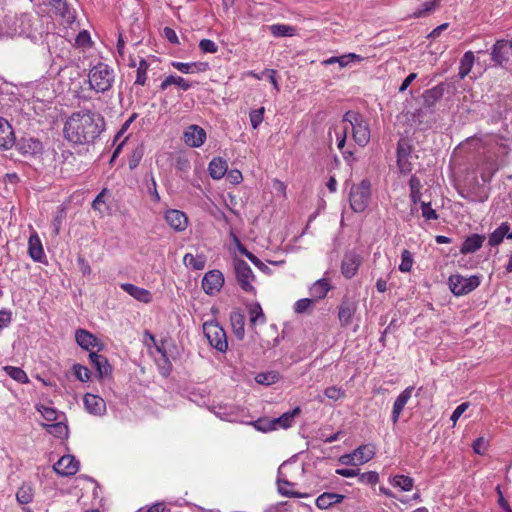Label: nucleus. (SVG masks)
<instances>
[{"instance_id":"obj_1","label":"nucleus","mask_w":512,"mask_h":512,"mask_svg":"<svg viewBox=\"0 0 512 512\" xmlns=\"http://www.w3.org/2000/svg\"><path fill=\"white\" fill-rule=\"evenodd\" d=\"M104 118L96 112L82 110L73 113L64 125L66 139L75 144L92 143L104 130Z\"/></svg>"},{"instance_id":"obj_2","label":"nucleus","mask_w":512,"mask_h":512,"mask_svg":"<svg viewBox=\"0 0 512 512\" xmlns=\"http://www.w3.org/2000/svg\"><path fill=\"white\" fill-rule=\"evenodd\" d=\"M90 88L97 93L109 91L114 83V70L105 63H98L88 74Z\"/></svg>"},{"instance_id":"obj_3","label":"nucleus","mask_w":512,"mask_h":512,"mask_svg":"<svg viewBox=\"0 0 512 512\" xmlns=\"http://www.w3.org/2000/svg\"><path fill=\"white\" fill-rule=\"evenodd\" d=\"M342 124L352 127L354 141L361 147H365L370 141V127L368 122L359 114L348 111L343 115Z\"/></svg>"},{"instance_id":"obj_4","label":"nucleus","mask_w":512,"mask_h":512,"mask_svg":"<svg viewBox=\"0 0 512 512\" xmlns=\"http://www.w3.org/2000/svg\"><path fill=\"white\" fill-rule=\"evenodd\" d=\"M371 198V183L368 179L362 180L359 184H353L350 189V206L355 212L364 211Z\"/></svg>"},{"instance_id":"obj_5","label":"nucleus","mask_w":512,"mask_h":512,"mask_svg":"<svg viewBox=\"0 0 512 512\" xmlns=\"http://www.w3.org/2000/svg\"><path fill=\"white\" fill-rule=\"evenodd\" d=\"M203 332L209 344L221 353L228 349V341L225 330L215 321H206L203 324Z\"/></svg>"},{"instance_id":"obj_6","label":"nucleus","mask_w":512,"mask_h":512,"mask_svg":"<svg viewBox=\"0 0 512 512\" xmlns=\"http://www.w3.org/2000/svg\"><path fill=\"white\" fill-rule=\"evenodd\" d=\"M448 284L455 296H463L472 292L480 285V278L476 275L465 277L460 274H454L449 277Z\"/></svg>"},{"instance_id":"obj_7","label":"nucleus","mask_w":512,"mask_h":512,"mask_svg":"<svg viewBox=\"0 0 512 512\" xmlns=\"http://www.w3.org/2000/svg\"><path fill=\"white\" fill-rule=\"evenodd\" d=\"M491 59L496 64L503 68L512 67V41L510 40H497L491 50Z\"/></svg>"},{"instance_id":"obj_8","label":"nucleus","mask_w":512,"mask_h":512,"mask_svg":"<svg viewBox=\"0 0 512 512\" xmlns=\"http://www.w3.org/2000/svg\"><path fill=\"white\" fill-rule=\"evenodd\" d=\"M234 269L240 287L245 292L254 293L255 288L252 285V282L254 281L255 277L250 266L244 260L235 259Z\"/></svg>"},{"instance_id":"obj_9","label":"nucleus","mask_w":512,"mask_h":512,"mask_svg":"<svg viewBox=\"0 0 512 512\" xmlns=\"http://www.w3.org/2000/svg\"><path fill=\"white\" fill-rule=\"evenodd\" d=\"M224 282L225 278L220 270H210L202 279V288L207 295L214 296L220 292Z\"/></svg>"},{"instance_id":"obj_10","label":"nucleus","mask_w":512,"mask_h":512,"mask_svg":"<svg viewBox=\"0 0 512 512\" xmlns=\"http://www.w3.org/2000/svg\"><path fill=\"white\" fill-rule=\"evenodd\" d=\"M75 339L77 344L84 350L95 352L94 349L100 351L103 349V343L91 332L85 329H78L75 332Z\"/></svg>"},{"instance_id":"obj_11","label":"nucleus","mask_w":512,"mask_h":512,"mask_svg":"<svg viewBox=\"0 0 512 512\" xmlns=\"http://www.w3.org/2000/svg\"><path fill=\"white\" fill-rule=\"evenodd\" d=\"M53 468L61 476H72L79 470V461L72 455H64L54 464Z\"/></svg>"},{"instance_id":"obj_12","label":"nucleus","mask_w":512,"mask_h":512,"mask_svg":"<svg viewBox=\"0 0 512 512\" xmlns=\"http://www.w3.org/2000/svg\"><path fill=\"white\" fill-rule=\"evenodd\" d=\"M183 140L189 147H200L206 140V132L198 125H190L183 134Z\"/></svg>"},{"instance_id":"obj_13","label":"nucleus","mask_w":512,"mask_h":512,"mask_svg":"<svg viewBox=\"0 0 512 512\" xmlns=\"http://www.w3.org/2000/svg\"><path fill=\"white\" fill-rule=\"evenodd\" d=\"M86 411L95 416H103L106 413V402L96 394L86 393L83 397Z\"/></svg>"},{"instance_id":"obj_14","label":"nucleus","mask_w":512,"mask_h":512,"mask_svg":"<svg viewBox=\"0 0 512 512\" xmlns=\"http://www.w3.org/2000/svg\"><path fill=\"white\" fill-rule=\"evenodd\" d=\"M28 254L35 262H46V255L44 253L42 242L35 231L31 232L28 239Z\"/></svg>"},{"instance_id":"obj_15","label":"nucleus","mask_w":512,"mask_h":512,"mask_svg":"<svg viewBox=\"0 0 512 512\" xmlns=\"http://www.w3.org/2000/svg\"><path fill=\"white\" fill-rule=\"evenodd\" d=\"M89 359L93 367L96 369L100 379L111 376L112 367L105 356L100 355L97 352H91L89 353Z\"/></svg>"},{"instance_id":"obj_16","label":"nucleus","mask_w":512,"mask_h":512,"mask_svg":"<svg viewBox=\"0 0 512 512\" xmlns=\"http://www.w3.org/2000/svg\"><path fill=\"white\" fill-rule=\"evenodd\" d=\"M413 390H414L413 386H408L396 398V400L393 404L392 415H391V420L394 424H396L398 422L399 417H400L405 405L411 399Z\"/></svg>"},{"instance_id":"obj_17","label":"nucleus","mask_w":512,"mask_h":512,"mask_svg":"<svg viewBox=\"0 0 512 512\" xmlns=\"http://www.w3.org/2000/svg\"><path fill=\"white\" fill-rule=\"evenodd\" d=\"M357 310V304L348 298H344L339 306L338 318L342 326L350 325Z\"/></svg>"},{"instance_id":"obj_18","label":"nucleus","mask_w":512,"mask_h":512,"mask_svg":"<svg viewBox=\"0 0 512 512\" xmlns=\"http://www.w3.org/2000/svg\"><path fill=\"white\" fill-rule=\"evenodd\" d=\"M360 263L361 259L358 255L354 253L345 254L341 264L342 274L348 279L352 278L356 274Z\"/></svg>"},{"instance_id":"obj_19","label":"nucleus","mask_w":512,"mask_h":512,"mask_svg":"<svg viewBox=\"0 0 512 512\" xmlns=\"http://www.w3.org/2000/svg\"><path fill=\"white\" fill-rule=\"evenodd\" d=\"M18 147L23 155L37 156L43 152L42 142L35 138H22Z\"/></svg>"},{"instance_id":"obj_20","label":"nucleus","mask_w":512,"mask_h":512,"mask_svg":"<svg viewBox=\"0 0 512 512\" xmlns=\"http://www.w3.org/2000/svg\"><path fill=\"white\" fill-rule=\"evenodd\" d=\"M15 142L14 131L9 122L0 117V148L8 149Z\"/></svg>"},{"instance_id":"obj_21","label":"nucleus","mask_w":512,"mask_h":512,"mask_svg":"<svg viewBox=\"0 0 512 512\" xmlns=\"http://www.w3.org/2000/svg\"><path fill=\"white\" fill-rule=\"evenodd\" d=\"M121 288L134 299L140 302L150 303L152 301V294L147 289L138 287L131 283H123L121 284Z\"/></svg>"},{"instance_id":"obj_22","label":"nucleus","mask_w":512,"mask_h":512,"mask_svg":"<svg viewBox=\"0 0 512 512\" xmlns=\"http://www.w3.org/2000/svg\"><path fill=\"white\" fill-rule=\"evenodd\" d=\"M331 290L329 279L322 278L315 281L309 289L310 295L314 301L324 299Z\"/></svg>"},{"instance_id":"obj_23","label":"nucleus","mask_w":512,"mask_h":512,"mask_svg":"<svg viewBox=\"0 0 512 512\" xmlns=\"http://www.w3.org/2000/svg\"><path fill=\"white\" fill-rule=\"evenodd\" d=\"M444 95L443 84L436 85L435 87L426 90L423 97V104L427 108L433 107Z\"/></svg>"},{"instance_id":"obj_24","label":"nucleus","mask_w":512,"mask_h":512,"mask_svg":"<svg viewBox=\"0 0 512 512\" xmlns=\"http://www.w3.org/2000/svg\"><path fill=\"white\" fill-rule=\"evenodd\" d=\"M172 66L184 74H194V73H198V72H204L208 69V64L204 63V62L184 63V62L173 61Z\"/></svg>"},{"instance_id":"obj_25","label":"nucleus","mask_w":512,"mask_h":512,"mask_svg":"<svg viewBox=\"0 0 512 512\" xmlns=\"http://www.w3.org/2000/svg\"><path fill=\"white\" fill-rule=\"evenodd\" d=\"M343 499V495L332 492H325L317 497L315 503L319 509H328L334 504L341 503Z\"/></svg>"},{"instance_id":"obj_26","label":"nucleus","mask_w":512,"mask_h":512,"mask_svg":"<svg viewBox=\"0 0 512 512\" xmlns=\"http://www.w3.org/2000/svg\"><path fill=\"white\" fill-rule=\"evenodd\" d=\"M230 322L232 326L233 333L236 338L242 340L245 336V317L239 311H233L230 314Z\"/></svg>"},{"instance_id":"obj_27","label":"nucleus","mask_w":512,"mask_h":512,"mask_svg":"<svg viewBox=\"0 0 512 512\" xmlns=\"http://www.w3.org/2000/svg\"><path fill=\"white\" fill-rule=\"evenodd\" d=\"M230 236L232 237L235 246L237 247V249L239 250V252L241 254L245 255L260 270H262V271L268 270L267 265H265L263 262H261L253 253L249 252L245 248V246H243L241 244L240 240L238 239V237L236 236V234L233 231L230 232Z\"/></svg>"},{"instance_id":"obj_28","label":"nucleus","mask_w":512,"mask_h":512,"mask_svg":"<svg viewBox=\"0 0 512 512\" xmlns=\"http://www.w3.org/2000/svg\"><path fill=\"white\" fill-rule=\"evenodd\" d=\"M227 170V162L220 157L213 158L209 164L210 176L215 180L221 179L226 174Z\"/></svg>"},{"instance_id":"obj_29","label":"nucleus","mask_w":512,"mask_h":512,"mask_svg":"<svg viewBox=\"0 0 512 512\" xmlns=\"http://www.w3.org/2000/svg\"><path fill=\"white\" fill-rule=\"evenodd\" d=\"M485 237L474 234L472 236H469L462 244L460 248V252L462 254H469L474 253L477 250H479L483 244Z\"/></svg>"},{"instance_id":"obj_30","label":"nucleus","mask_w":512,"mask_h":512,"mask_svg":"<svg viewBox=\"0 0 512 512\" xmlns=\"http://www.w3.org/2000/svg\"><path fill=\"white\" fill-rule=\"evenodd\" d=\"M171 85H175L183 91H187L192 87V84L183 77L169 75L161 82L160 90L164 91Z\"/></svg>"},{"instance_id":"obj_31","label":"nucleus","mask_w":512,"mask_h":512,"mask_svg":"<svg viewBox=\"0 0 512 512\" xmlns=\"http://www.w3.org/2000/svg\"><path fill=\"white\" fill-rule=\"evenodd\" d=\"M300 412V407H295L292 411L283 413L280 417L273 420V428H275V426L284 429L290 428L294 423L295 417L298 416Z\"/></svg>"},{"instance_id":"obj_32","label":"nucleus","mask_w":512,"mask_h":512,"mask_svg":"<svg viewBox=\"0 0 512 512\" xmlns=\"http://www.w3.org/2000/svg\"><path fill=\"white\" fill-rule=\"evenodd\" d=\"M59 14L67 23H72L75 16L74 12L69 8L66 0H49Z\"/></svg>"},{"instance_id":"obj_33","label":"nucleus","mask_w":512,"mask_h":512,"mask_svg":"<svg viewBox=\"0 0 512 512\" xmlns=\"http://www.w3.org/2000/svg\"><path fill=\"white\" fill-rule=\"evenodd\" d=\"M278 492L285 497H297L302 498L308 496L307 494H302L294 490L295 484L289 482L285 479L277 480Z\"/></svg>"},{"instance_id":"obj_34","label":"nucleus","mask_w":512,"mask_h":512,"mask_svg":"<svg viewBox=\"0 0 512 512\" xmlns=\"http://www.w3.org/2000/svg\"><path fill=\"white\" fill-rule=\"evenodd\" d=\"M375 455V446L372 444H365L359 446L354 450V456L358 460V463L364 464L370 461Z\"/></svg>"},{"instance_id":"obj_35","label":"nucleus","mask_w":512,"mask_h":512,"mask_svg":"<svg viewBox=\"0 0 512 512\" xmlns=\"http://www.w3.org/2000/svg\"><path fill=\"white\" fill-rule=\"evenodd\" d=\"M156 349L160 353V358L156 360L159 372L162 376L167 377L172 371V364L162 347L156 346Z\"/></svg>"},{"instance_id":"obj_36","label":"nucleus","mask_w":512,"mask_h":512,"mask_svg":"<svg viewBox=\"0 0 512 512\" xmlns=\"http://www.w3.org/2000/svg\"><path fill=\"white\" fill-rule=\"evenodd\" d=\"M474 61H475V57H474V54L472 51H468L463 55V57L461 58L460 67H459V77L461 79H463L470 73V71L473 67Z\"/></svg>"},{"instance_id":"obj_37","label":"nucleus","mask_w":512,"mask_h":512,"mask_svg":"<svg viewBox=\"0 0 512 512\" xmlns=\"http://www.w3.org/2000/svg\"><path fill=\"white\" fill-rule=\"evenodd\" d=\"M390 483L403 491H411L414 486V480L406 475H395L390 479Z\"/></svg>"},{"instance_id":"obj_38","label":"nucleus","mask_w":512,"mask_h":512,"mask_svg":"<svg viewBox=\"0 0 512 512\" xmlns=\"http://www.w3.org/2000/svg\"><path fill=\"white\" fill-rule=\"evenodd\" d=\"M183 262L186 267H190L194 270H202L205 267L206 260L204 256H194L191 253H187L183 258Z\"/></svg>"},{"instance_id":"obj_39","label":"nucleus","mask_w":512,"mask_h":512,"mask_svg":"<svg viewBox=\"0 0 512 512\" xmlns=\"http://www.w3.org/2000/svg\"><path fill=\"white\" fill-rule=\"evenodd\" d=\"M165 220L168 224H187L188 217L180 210L171 209L166 211Z\"/></svg>"},{"instance_id":"obj_40","label":"nucleus","mask_w":512,"mask_h":512,"mask_svg":"<svg viewBox=\"0 0 512 512\" xmlns=\"http://www.w3.org/2000/svg\"><path fill=\"white\" fill-rule=\"evenodd\" d=\"M3 370L5 371V373L8 376H10L12 379H14L15 381H17L19 383H28L29 382V378H28L26 372L19 367L5 366V367H3Z\"/></svg>"},{"instance_id":"obj_41","label":"nucleus","mask_w":512,"mask_h":512,"mask_svg":"<svg viewBox=\"0 0 512 512\" xmlns=\"http://www.w3.org/2000/svg\"><path fill=\"white\" fill-rule=\"evenodd\" d=\"M47 431L55 437L64 438L68 436V426L62 421L45 425Z\"/></svg>"},{"instance_id":"obj_42","label":"nucleus","mask_w":512,"mask_h":512,"mask_svg":"<svg viewBox=\"0 0 512 512\" xmlns=\"http://www.w3.org/2000/svg\"><path fill=\"white\" fill-rule=\"evenodd\" d=\"M33 497H34V492H33L32 487L29 485H22L16 493L17 501L20 504H28V503L32 502Z\"/></svg>"},{"instance_id":"obj_43","label":"nucleus","mask_w":512,"mask_h":512,"mask_svg":"<svg viewBox=\"0 0 512 512\" xmlns=\"http://www.w3.org/2000/svg\"><path fill=\"white\" fill-rule=\"evenodd\" d=\"M250 322L252 325L257 323H265L266 318L259 303H255L249 307Z\"/></svg>"},{"instance_id":"obj_44","label":"nucleus","mask_w":512,"mask_h":512,"mask_svg":"<svg viewBox=\"0 0 512 512\" xmlns=\"http://www.w3.org/2000/svg\"><path fill=\"white\" fill-rule=\"evenodd\" d=\"M498 171V165L495 161H486L481 169V179L483 182H490L494 174Z\"/></svg>"},{"instance_id":"obj_45","label":"nucleus","mask_w":512,"mask_h":512,"mask_svg":"<svg viewBox=\"0 0 512 512\" xmlns=\"http://www.w3.org/2000/svg\"><path fill=\"white\" fill-rule=\"evenodd\" d=\"M412 146L408 139L401 138L397 143V158H410Z\"/></svg>"},{"instance_id":"obj_46","label":"nucleus","mask_w":512,"mask_h":512,"mask_svg":"<svg viewBox=\"0 0 512 512\" xmlns=\"http://www.w3.org/2000/svg\"><path fill=\"white\" fill-rule=\"evenodd\" d=\"M409 186H410L411 198L416 203L418 200H420V196H421L422 185H421L420 179L418 177H416L415 175L411 176L410 181H409Z\"/></svg>"},{"instance_id":"obj_47","label":"nucleus","mask_w":512,"mask_h":512,"mask_svg":"<svg viewBox=\"0 0 512 512\" xmlns=\"http://www.w3.org/2000/svg\"><path fill=\"white\" fill-rule=\"evenodd\" d=\"M74 376L81 382H87L90 380V370L81 365V364H74L72 367Z\"/></svg>"},{"instance_id":"obj_48","label":"nucleus","mask_w":512,"mask_h":512,"mask_svg":"<svg viewBox=\"0 0 512 512\" xmlns=\"http://www.w3.org/2000/svg\"><path fill=\"white\" fill-rule=\"evenodd\" d=\"M324 395L333 401H338L346 396L345 390L337 386H330L324 390Z\"/></svg>"},{"instance_id":"obj_49","label":"nucleus","mask_w":512,"mask_h":512,"mask_svg":"<svg viewBox=\"0 0 512 512\" xmlns=\"http://www.w3.org/2000/svg\"><path fill=\"white\" fill-rule=\"evenodd\" d=\"M270 31L275 37L292 36L294 28L288 25L276 24L270 27Z\"/></svg>"},{"instance_id":"obj_50","label":"nucleus","mask_w":512,"mask_h":512,"mask_svg":"<svg viewBox=\"0 0 512 512\" xmlns=\"http://www.w3.org/2000/svg\"><path fill=\"white\" fill-rule=\"evenodd\" d=\"M37 410L41 413L43 418L49 422L58 421V411L52 407H47L44 405L37 406Z\"/></svg>"},{"instance_id":"obj_51","label":"nucleus","mask_w":512,"mask_h":512,"mask_svg":"<svg viewBox=\"0 0 512 512\" xmlns=\"http://www.w3.org/2000/svg\"><path fill=\"white\" fill-rule=\"evenodd\" d=\"M413 265V256L410 251L403 250L401 254V263L399 265V270L401 272H410Z\"/></svg>"},{"instance_id":"obj_52","label":"nucleus","mask_w":512,"mask_h":512,"mask_svg":"<svg viewBox=\"0 0 512 512\" xmlns=\"http://www.w3.org/2000/svg\"><path fill=\"white\" fill-rule=\"evenodd\" d=\"M255 380L259 384L263 385H272L278 380V376L274 372H267V373H259L255 377Z\"/></svg>"},{"instance_id":"obj_53","label":"nucleus","mask_w":512,"mask_h":512,"mask_svg":"<svg viewBox=\"0 0 512 512\" xmlns=\"http://www.w3.org/2000/svg\"><path fill=\"white\" fill-rule=\"evenodd\" d=\"M148 69V64L144 59H141L139 62V66L137 67V75L135 84L144 85L146 82V73Z\"/></svg>"},{"instance_id":"obj_54","label":"nucleus","mask_w":512,"mask_h":512,"mask_svg":"<svg viewBox=\"0 0 512 512\" xmlns=\"http://www.w3.org/2000/svg\"><path fill=\"white\" fill-rule=\"evenodd\" d=\"M359 482L363 484L375 485L379 481V474L375 471H369L365 473H359Z\"/></svg>"},{"instance_id":"obj_55","label":"nucleus","mask_w":512,"mask_h":512,"mask_svg":"<svg viewBox=\"0 0 512 512\" xmlns=\"http://www.w3.org/2000/svg\"><path fill=\"white\" fill-rule=\"evenodd\" d=\"M265 108L261 107L259 109L253 110L250 112V122L253 129H256L263 121Z\"/></svg>"},{"instance_id":"obj_56","label":"nucleus","mask_w":512,"mask_h":512,"mask_svg":"<svg viewBox=\"0 0 512 512\" xmlns=\"http://www.w3.org/2000/svg\"><path fill=\"white\" fill-rule=\"evenodd\" d=\"M314 300L312 298H303L294 304V311L296 313H304L309 310V308L313 305Z\"/></svg>"},{"instance_id":"obj_57","label":"nucleus","mask_w":512,"mask_h":512,"mask_svg":"<svg viewBox=\"0 0 512 512\" xmlns=\"http://www.w3.org/2000/svg\"><path fill=\"white\" fill-rule=\"evenodd\" d=\"M348 130H349L348 124H345V125L342 124L341 131H337V130L335 131L336 136H337V147L341 151H343V149L345 147Z\"/></svg>"},{"instance_id":"obj_58","label":"nucleus","mask_w":512,"mask_h":512,"mask_svg":"<svg viewBox=\"0 0 512 512\" xmlns=\"http://www.w3.org/2000/svg\"><path fill=\"white\" fill-rule=\"evenodd\" d=\"M199 48L203 53H216L218 51V46L209 39H202L199 42Z\"/></svg>"},{"instance_id":"obj_59","label":"nucleus","mask_w":512,"mask_h":512,"mask_svg":"<svg viewBox=\"0 0 512 512\" xmlns=\"http://www.w3.org/2000/svg\"><path fill=\"white\" fill-rule=\"evenodd\" d=\"M441 0H431L423 4V9L415 12L416 17L424 16L433 10H435L436 7L439 6Z\"/></svg>"},{"instance_id":"obj_60","label":"nucleus","mask_w":512,"mask_h":512,"mask_svg":"<svg viewBox=\"0 0 512 512\" xmlns=\"http://www.w3.org/2000/svg\"><path fill=\"white\" fill-rule=\"evenodd\" d=\"M397 167L402 174H408L412 171V163L409 158H397Z\"/></svg>"},{"instance_id":"obj_61","label":"nucleus","mask_w":512,"mask_h":512,"mask_svg":"<svg viewBox=\"0 0 512 512\" xmlns=\"http://www.w3.org/2000/svg\"><path fill=\"white\" fill-rule=\"evenodd\" d=\"M109 194V191L104 188L97 196L96 198L94 199L93 203H92V207L95 209V210H99V211H102V206L105 205V196Z\"/></svg>"},{"instance_id":"obj_62","label":"nucleus","mask_w":512,"mask_h":512,"mask_svg":"<svg viewBox=\"0 0 512 512\" xmlns=\"http://www.w3.org/2000/svg\"><path fill=\"white\" fill-rule=\"evenodd\" d=\"M175 168L178 171L187 173L190 170V162L185 156H178L175 161Z\"/></svg>"},{"instance_id":"obj_63","label":"nucleus","mask_w":512,"mask_h":512,"mask_svg":"<svg viewBox=\"0 0 512 512\" xmlns=\"http://www.w3.org/2000/svg\"><path fill=\"white\" fill-rule=\"evenodd\" d=\"M362 58L360 55H357L355 53H349L347 55H342L338 57V64L341 68L347 66L351 61L356 60L360 61Z\"/></svg>"},{"instance_id":"obj_64","label":"nucleus","mask_w":512,"mask_h":512,"mask_svg":"<svg viewBox=\"0 0 512 512\" xmlns=\"http://www.w3.org/2000/svg\"><path fill=\"white\" fill-rule=\"evenodd\" d=\"M468 407H469L468 402H463L462 404H460L459 406L456 407V409L453 411L451 418H450L454 425L456 424L458 419L461 417V415L468 409Z\"/></svg>"}]
</instances>
